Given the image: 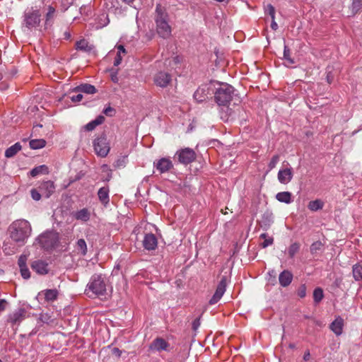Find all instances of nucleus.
I'll use <instances>...</instances> for the list:
<instances>
[{
  "mask_svg": "<svg viewBox=\"0 0 362 362\" xmlns=\"http://www.w3.org/2000/svg\"><path fill=\"white\" fill-rule=\"evenodd\" d=\"M47 10V13L45 16L46 25H52L53 23V21L56 14V9L53 6H49Z\"/></svg>",
  "mask_w": 362,
  "mask_h": 362,
  "instance_id": "nucleus-30",
  "label": "nucleus"
},
{
  "mask_svg": "<svg viewBox=\"0 0 362 362\" xmlns=\"http://www.w3.org/2000/svg\"><path fill=\"white\" fill-rule=\"evenodd\" d=\"M75 90L88 94H93L96 93L95 87L88 83H84L77 86L75 88Z\"/></svg>",
  "mask_w": 362,
  "mask_h": 362,
  "instance_id": "nucleus-27",
  "label": "nucleus"
},
{
  "mask_svg": "<svg viewBox=\"0 0 362 362\" xmlns=\"http://www.w3.org/2000/svg\"><path fill=\"white\" fill-rule=\"evenodd\" d=\"M47 173V167L45 165H42L37 167L34 168L30 172V174L32 177H35L40 174H45Z\"/></svg>",
  "mask_w": 362,
  "mask_h": 362,
  "instance_id": "nucleus-34",
  "label": "nucleus"
},
{
  "mask_svg": "<svg viewBox=\"0 0 362 362\" xmlns=\"http://www.w3.org/2000/svg\"><path fill=\"white\" fill-rule=\"evenodd\" d=\"M175 157L177 158L180 163L187 165L195 160L196 153L193 149L185 148L177 151L175 153Z\"/></svg>",
  "mask_w": 362,
  "mask_h": 362,
  "instance_id": "nucleus-8",
  "label": "nucleus"
},
{
  "mask_svg": "<svg viewBox=\"0 0 362 362\" xmlns=\"http://www.w3.org/2000/svg\"><path fill=\"white\" fill-rule=\"evenodd\" d=\"M171 81V75L165 71H159L153 77L155 84L160 88H166Z\"/></svg>",
  "mask_w": 362,
  "mask_h": 362,
  "instance_id": "nucleus-10",
  "label": "nucleus"
},
{
  "mask_svg": "<svg viewBox=\"0 0 362 362\" xmlns=\"http://www.w3.org/2000/svg\"><path fill=\"white\" fill-rule=\"evenodd\" d=\"M32 228L30 223L25 219L13 221L8 227L9 238L13 243L5 242L3 250L7 255L16 252L18 247L24 245L31 235Z\"/></svg>",
  "mask_w": 362,
  "mask_h": 362,
  "instance_id": "nucleus-1",
  "label": "nucleus"
},
{
  "mask_svg": "<svg viewBox=\"0 0 362 362\" xmlns=\"http://www.w3.org/2000/svg\"><path fill=\"white\" fill-rule=\"evenodd\" d=\"M109 192L110 189L107 186L100 188L98 192V196L100 202L105 206L110 202Z\"/></svg>",
  "mask_w": 362,
  "mask_h": 362,
  "instance_id": "nucleus-22",
  "label": "nucleus"
},
{
  "mask_svg": "<svg viewBox=\"0 0 362 362\" xmlns=\"http://www.w3.org/2000/svg\"><path fill=\"white\" fill-rule=\"evenodd\" d=\"M25 315V310L20 309L19 311L15 314L14 317H23Z\"/></svg>",
  "mask_w": 362,
  "mask_h": 362,
  "instance_id": "nucleus-55",
  "label": "nucleus"
},
{
  "mask_svg": "<svg viewBox=\"0 0 362 362\" xmlns=\"http://www.w3.org/2000/svg\"><path fill=\"white\" fill-rule=\"evenodd\" d=\"M284 58L286 61V65L289 66L294 64V60L291 57V50L285 45L284 49Z\"/></svg>",
  "mask_w": 362,
  "mask_h": 362,
  "instance_id": "nucleus-37",
  "label": "nucleus"
},
{
  "mask_svg": "<svg viewBox=\"0 0 362 362\" xmlns=\"http://www.w3.org/2000/svg\"><path fill=\"white\" fill-rule=\"evenodd\" d=\"M21 276L23 279H28L30 277V272L28 267L20 268Z\"/></svg>",
  "mask_w": 362,
  "mask_h": 362,
  "instance_id": "nucleus-47",
  "label": "nucleus"
},
{
  "mask_svg": "<svg viewBox=\"0 0 362 362\" xmlns=\"http://www.w3.org/2000/svg\"><path fill=\"white\" fill-rule=\"evenodd\" d=\"M26 262H27V256L24 255H21L18 260V264L19 268H22V267L24 268V267H27Z\"/></svg>",
  "mask_w": 362,
  "mask_h": 362,
  "instance_id": "nucleus-46",
  "label": "nucleus"
},
{
  "mask_svg": "<svg viewBox=\"0 0 362 362\" xmlns=\"http://www.w3.org/2000/svg\"><path fill=\"white\" fill-rule=\"evenodd\" d=\"M9 306V303L6 299H0V315Z\"/></svg>",
  "mask_w": 362,
  "mask_h": 362,
  "instance_id": "nucleus-48",
  "label": "nucleus"
},
{
  "mask_svg": "<svg viewBox=\"0 0 362 362\" xmlns=\"http://www.w3.org/2000/svg\"><path fill=\"white\" fill-rule=\"evenodd\" d=\"M158 240L153 233L146 234L143 240V246L147 250H153L157 247Z\"/></svg>",
  "mask_w": 362,
  "mask_h": 362,
  "instance_id": "nucleus-16",
  "label": "nucleus"
},
{
  "mask_svg": "<svg viewBox=\"0 0 362 362\" xmlns=\"http://www.w3.org/2000/svg\"><path fill=\"white\" fill-rule=\"evenodd\" d=\"M154 167L158 170L160 173H165L168 172L173 168V164L170 158H162L156 160L153 163Z\"/></svg>",
  "mask_w": 362,
  "mask_h": 362,
  "instance_id": "nucleus-12",
  "label": "nucleus"
},
{
  "mask_svg": "<svg viewBox=\"0 0 362 362\" xmlns=\"http://www.w3.org/2000/svg\"><path fill=\"white\" fill-rule=\"evenodd\" d=\"M115 112V110L111 107H107L106 108L104 109L103 110V113L105 115H106L107 116H112Z\"/></svg>",
  "mask_w": 362,
  "mask_h": 362,
  "instance_id": "nucleus-51",
  "label": "nucleus"
},
{
  "mask_svg": "<svg viewBox=\"0 0 362 362\" xmlns=\"http://www.w3.org/2000/svg\"><path fill=\"white\" fill-rule=\"evenodd\" d=\"M31 268L40 275H45L49 272L48 264L40 259L33 261L31 264Z\"/></svg>",
  "mask_w": 362,
  "mask_h": 362,
  "instance_id": "nucleus-15",
  "label": "nucleus"
},
{
  "mask_svg": "<svg viewBox=\"0 0 362 362\" xmlns=\"http://www.w3.org/2000/svg\"><path fill=\"white\" fill-rule=\"evenodd\" d=\"M21 150V145L20 144V143L17 142L6 150L5 156L6 158H12Z\"/></svg>",
  "mask_w": 362,
  "mask_h": 362,
  "instance_id": "nucleus-28",
  "label": "nucleus"
},
{
  "mask_svg": "<svg viewBox=\"0 0 362 362\" xmlns=\"http://www.w3.org/2000/svg\"><path fill=\"white\" fill-rule=\"evenodd\" d=\"M16 71L13 70V72H12V75L16 74Z\"/></svg>",
  "mask_w": 362,
  "mask_h": 362,
  "instance_id": "nucleus-62",
  "label": "nucleus"
},
{
  "mask_svg": "<svg viewBox=\"0 0 362 362\" xmlns=\"http://www.w3.org/2000/svg\"><path fill=\"white\" fill-rule=\"evenodd\" d=\"M276 199L283 203L290 204L293 202L292 194L290 192H281L276 194Z\"/></svg>",
  "mask_w": 362,
  "mask_h": 362,
  "instance_id": "nucleus-25",
  "label": "nucleus"
},
{
  "mask_svg": "<svg viewBox=\"0 0 362 362\" xmlns=\"http://www.w3.org/2000/svg\"><path fill=\"white\" fill-rule=\"evenodd\" d=\"M0 362H1V360L0 359Z\"/></svg>",
  "mask_w": 362,
  "mask_h": 362,
  "instance_id": "nucleus-64",
  "label": "nucleus"
},
{
  "mask_svg": "<svg viewBox=\"0 0 362 362\" xmlns=\"http://www.w3.org/2000/svg\"><path fill=\"white\" fill-rule=\"evenodd\" d=\"M155 21L159 36L164 39L169 37L172 30L168 23V14L160 4H157L156 8Z\"/></svg>",
  "mask_w": 362,
  "mask_h": 362,
  "instance_id": "nucleus-2",
  "label": "nucleus"
},
{
  "mask_svg": "<svg viewBox=\"0 0 362 362\" xmlns=\"http://www.w3.org/2000/svg\"><path fill=\"white\" fill-rule=\"evenodd\" d=\"M38 189L42 196L49 198L54 192L55 185L51 180L44 181L40 184Z\"/></svg>",
  "mask_w": 362,
  "mask_h": 362,
  "instance_id": "nucleus-14",
  "label": "nucleus"
},
{
  "mask_svg": "<svg viewBox=\"0 0 362 362\" xmlns=\"http://www.w3.org/2000/svg\"><path fill=\"white\" fill-rule=\"evenodd\" d=\"M30 147L33 149H39L43 148L46 142L44 139H33L29 143Z\"/></svg>",
  "mask_w": 362,
  "mask_h": 362,
  "instance_id": "nucleus-38",
  "label": "nucleus"
},
{
  "mask_svg": "<svg viewBox=\"0 0 362 362\" xmlns=\"http://www.w3.org/2000/svg\"><path fill=\"white\" fill-rule=\"evenodd\" d=\"M93 146L95 154L101 158H105L110 151V144L105 134L97 136L93 141Z\"/></svg>",
  "mask_w": 362,
  "mask_h": 362,
  "instance_id": "nucleus-6",
  "label": "nucleus"
},
{
  "mask_svg": "<svg viewBox=\"0 0 362 362\" xmlns=\"http://www.w3.org/2000/svg\"><path fill=\"white\" fill-rule=\"evenodd\" d=\"M352 13L356 14L362 10V0H354L351 4Z\"/></svg>",
  "mask_w": 362,
  "mask_h": 362,
  "instance_id": "nucleus-40",
  "label": "nucleus"
},
{
  "mask_svg": "<svg viewBox=\"0 0 362 362\" xmlns=\"http://www.w3.org/2000/svg\"><path fill=\"white\" fill-rule=\"evenodd\" d=\"M58 291L57 289H46L39 293L40 298L43 297L47 302L54 301L57 298Z\"/></svg>",
  "mask_w": 362,
  "mask_h": 362,
  "instance_id": "nucleus-20",
  "label": "nucleus"
},
{
  "mask_svg": "<svg viewBox=\"0 0 362 362\" xmlns=\"http://www.w3.org/2000/svg\"><path fill=\"white\" fill-rule=\"evenodd\" d=\"M324 206L323 202L320 199L310 201L308 203V208L312 211H316L322 209Z\"/></svg>",
  "mask_w": 362,
  "mask_h": 362,
  "instance_id": "nucleus-33",
  "label": "nucleus"
},
{
  "mask_svg": "<svg viewBox=\"0 0 362 362\" xmlns=\"http://www.w3.org/2000/svg\"><path fill=\"white\" fill-rule=\"evenodd\" d=\"M112 353L115 354L117 357H120L122 355V351L117 347L112 349Z\"/></svg>",
  "mask_w": 362,
  "mask_h": 362,
  "instance_id": "nucleus-54",
  "label": "nucleus"
},
{
  "mask_svg": "<svg viewBox=\"0 0 362 362\" xmlns=\"http://www.w3.org/2000/svg\"><path fill=\"white\" fill-rule=\"evenodd\" d=\"M65 35H66V37L67 39H69L70 37V34L69 33H65Z\"/></svg>",
  "mask_w": 362,
  "mask_h": 362,
  "instance_id": "nucleus-61",
  "label": "nucleus"
},
{
  "mask_svg": "<svg viewBox=\"0 0 362 362\" xmlns=\"http://www.w3.org/2000/svg\"><path fill=\"white\" fill-rule=\"evenodd\" d=\"M219 107V115L221 119L224 122H228L232 117V109L229 107L228 105H221Z\"/></svg>",
  "mask_w": 362,
  "mask_h": 362,
  "instance_id": "nucleus-23",
  "label": "nucleus"
},
{
  "mask_svg": "<svg viewBox=\"0 0 362 362\" xmlns=\"http://www.w3.org/2000/svg\"><path fill=\"white\" fill-rule=\"evenodd\" d=\"M76 249L82 255H86L87 253V245L84 239H79L76 242Z\"/></svg>",
  "mask_w": 362,
  "mask_h": 362,
  "instance_id": "nucleus-36",
  "label": "nucleus"
},
{
  "mask_svg": "<svg viewBox=\"0 0 362 362\" xmlns=\"http://www.w3.org/2000/svg\"><path fill=\"white\" fill-rule=\"evenodd\" d=\"M227 285V277L226 276H223L219 281L216 291L212 296V298L209 300V303L211 305L216 303L224 294Z\"/></svg>",
  "mask_w": 362,
  "mask_h": 362,
  "instance_id": "nucleus-9",
  "label": "nucleus"
},
{
  "mask_svg": "<svg viewBox=\"0 0 362 362\" xmlns=\"http://www.w3.org/2000/svg\"><path fill=\"white\" fill-rule=\"evenodd\" d=\"M106 284L100 275L92 276L86 288V294L90 298L101 297L106 293Z\"/></svg>",
  "mask_w": 362,
  "mask_h": 362,
  "instance_id": "nucleus-3",
  "label": "nucleus"
},
{
  "mask_svg": "<svg viewBox=\"0 0 362 362\" xmlns=\"http://www.w3.org/2000/svg\"><path fill=\"white\" fill-rule=\"evenodd\" d=\"M111 80L114 82V83H117L119 79H118V77H117V70L116 71H112V73H111Z\"/></svg>",
  "mask_w": 362,
  "mask_h": 362,
  "instance_id": "nucleus-53",
  "label": "nucleus"
},
{
  "mask_svg": "<svg viewBox=\"0 0 362 362\" xmlns=\"http://www.w3.org/2000/svg\"><path fill=\"white\" fill-rule=\"evenodd\" d=\"M322 248V243L321 241H315L310 246V252L312 254H316L318 251Z\"/></svg>",
  "mask_w": 362,
  "mask_h": 362,
  "instance_id": "nucleus-42",
  "label": "nucleus"
},
{
  "mask_svg": "<svg viewBox=\"0 0 362 362\" xmlns=\"http://www.w3.org/2000/svg\"><path fill=\"white\" fill-rule=\"evenodd\" d=\"M170 344L162 337H156L149 345V349L151 351L160 352L162 351H168Z\"/></svg>",
  "mask_w": 362,
  "mask_h": 362,
  "instance_id": "nucleus-11",
  "label": "nucleus"
},
{
  "mask_svg": "<svg viewBox=\"0 0 362 362\" xmlns=\"http://www.w3.org/2000/svg\"><path fill=\"white\" fill-rule=\"evenodd\" d=\"M105 120V117L102 115H99L96 117V119H95L94 120L88 122L86 126H85V129L88 131V132H90V131H93V129H95V127L100 124H101L102 123H103Z\"/></svg>",
  "mask_w": 362,
  "mask_h": 362,
  "instance_id": "nucleus-26",
  "label": "nucleus"
},
{
  "mask_svg": "<svg viewBox=\"0 0 362 362\" xmlns=\"http://www.w3.org/2000/svg\"><path fill=\"white\" fill-rule=\"evenodd\" d=\"M323 291L320 288H317L313 291V298L317 303L320 302L323 298Z\"/></svg>",
  "mask_w": 362,
  "mask_h": 362,
  "instance_id": "nucleus-41",
  "label": "nucleus"
},
{
  "mask_svg": "<svg viewBox=\"0 0 362 362\" xmlns=\"http://www.w3.org/2000/svg\"><path fill=\"white\" fill-rule=\"evenodd\" d=\"M234 95V88L228 83H222L215 92V100L218 106L228 105Z\"/></svg>",
  "mask_w": 362,
  "mask_h": 362,
  "instance_id": "nucleus-4",
  "label": "nucleus"
},
{
  "mask_svg": "<svg viewBox=\"0 0 362 362\" xmlns=\"http://www.w3.org/2000/svg\"><path fill=\"white\" fill-rule=\"evenodd\" d=\"M209 95V88L206 86L199 87L194 93V98L199 103L203 102L208 98Z\"/></svg>",
  "mask_w": 362,
  "mask_h": 362,
  "instance_id": "nucleus-18",
  "label": "nucleus"
},
{
  "mask_svg": "<svg viewBox=\"0 0 362 362\" xmlns=\"http://www.w3.org/2000/svg\"><path fill=\"white\" fill-rule=\"evenodd\" d=\"M293 274L288 270H284L280 273L279 281L281 286L286 287L291 284L293 280Z\"/></svg>",
  "mask_w": 362,
  "mask_h": 362,
  "instance_id": "nucleus-17",
  "label": "nucleus"
},
{
  "mask_svg": "<svg viewBox=\"0 0 362 362\" xmlns=\"http://www.w3.org/2000/svg\"><path fill=\"white\" fill-rule=\"evenodd\" d=\"M124 3L132 5L135 0H122Z\"/></svg>",
  "mask_w": 362,
  "mask_h": 362,
  "instance_id": "nucleus-58",
  "label": "nucleus"
},
{
  "mask_svg": "<svg viewBox=\"0 0 362 362\" xmlns=\"http://www.w3.org/2000/svg\"><path fill=\"white\" fill-rule=\"evenodd\" d=\"M265 12L271 16L272 20L275 18V8L272 4H268L266 6Z\"/></svg>",
  "mask_w": 362,
  "mask_h": 362,
  "instance_id": "nucleus-44",
  "label": "nucleus"
},
{
  "mask_svg": "<svg viewBox=\"0 0 362 362\" xmlns=\"http://www.w3.org/2000/svg\"><path fill=\"white\" fill-rule=\"evenodd\" d=\"M40 319L42 321V322H44V323H47V324H48V323H49V322H48L47 320H49L50 318H45V320H47L46 321L42 320V318H40Z\"/></svg>",
  "mask_w": 362,
  "mask_h": 362,
  "instance_id": "nucleus-60",
  "label": "nucleus"
},
{
  "mask_svg": "<svg viewBox=\"0 0 362 362\" xmlns=\"http://www.w3.org/2000/svg\"><path fill=\"white\" fill-rule=\"evenodd\" d=\"M300 250V244L298 243H294L291 244L288 250V255L291 258H293L295 255Z\"/></svg>",
  "mask_w": 362,
  "mask_h": 362,
  "instance_id": "nucleus-39",
  "label": "nucleus"
},
{
  "mask_svg": "<svg viewBox=\"0 0 362 362\" xmlns=\"http://www.w3.org/2000/svg\"><path fill=\"white\" fill-rule=\"evenodd\" d=\"M200 318H196L194 319L192 322V330L194 332V336L193 337H195L196 336V332L197 330L198 329V328L200 326V321H199Z\"/></svg>",
  "mask_w": 362,
  "mask_h": 362,
  "instance_id": "nucleus-49",
  "label": "nucleus"
},
{
  "mask_svg": "<svg viewBox=\"0 0 362 362\" xmlns=\"http://www.w3.org/2000/svg\"><path fill=\"white\" fill-rule=\"evenodd\" d=\"M310 351H305L304 354V356H303V359L305 361H308L310 359Z\"/></svg>",
  "mask_w": 362,
  "mask_h": 362,
  "instance_id": "nucleus-57",
  "label": "nucleus"
},
{
  "mask_svg": "<svg viewBox=\"0 0 362 362\" xmlns=\"http://www.w3.org/2000/svg\"><path fill=\"white\" fill-rule=\"evenodd\" d=\"M293 177V168L291 167L281 168L277 174V178L280 183L286 185L289 183Z\"/></svg>",
  "mask_w": 362,
  "mask_h": 362,
  "instance_id": "nucleus-13",
  "label": "nucleus"
},
{
  "mask_svg": "<svg viewBox=\"0 0 362 362\" xmlns=\"http://www.w3.org/2000/svg\"><path fill=\"white\" fill-rule=\"evenodd\" d=\"M115 48L117 49V52L114 60V66H117L121 64L123 57L127 54V51L122 45H116Z\"/></svg>",
  "mask_w": 362,
  "mask_h": 362,
  "instance_id": "nucleus-24",
  "label": "nucleus"
},
{
  "mask_svg": "<svg viewBox=\"0 0 362 362\" xmlns=\"http://www.w3.org/2000/svg\"><path fill=\"white\" fill-rule=\"evenodd\" d=\"M259 238L263 239L264 241L260 243V246L262 248H266L269 245H272L274 243V238L272 237H269L267 233H262L259 235Z\"/></svg>",
  "mask_w": 362,
  "mask_h": 362,
  "instance_id": "nucleus-35",
  "label": "nucleus"
},
{
  "mask_svg": "<svg viewBox=\"0 0 362 362\" xmlns=\"http://www.w3.org/2000/svg\"><path fill=\"white\" fill-rule=\"evenodd\" d=\"M288 347L291 349H294L296 347V346L294 344L291 343V344H289Z\"/></svg>",
  "mask_w": 362,
  "mask_h": 362,
  "instance_id": "nucleus-59",
  "label": "nucleus"
},
{
  "mask_svg": "<svg viewBox=\"0 0 362 362\" xmlns=\"http://www.w3.org/2000/svg\"><path fill=\"white\" fill-rule=\"evenodd\" d=\"M82 99H83V95L81 93H78L76 95H73L71 97V100L74 103L80 102V101H81Z\"/></svg>",
  "mask_w": 362,
  "mask_h": 362,
  "instance_id": "nucleus-52",
  "label": "nucleus"
},
{
  "mask_svg": "<svg viewBox=\"0 0 362 362\" xmlns=\"http://www.w3.org/2000/svg\"><path fill=\"white\" fill-rule=\"evenodd\" d=\"M353 276L356 281L362 280V265L356 264L352 267Z\"/></svg>",
  "mask_w": 362,
  "mask_h": 362,
  "instance_id": "nucleus-31",
  "label": "nucleus"
},
{
  "mask_svg": "<svg viewBox=\"0 0 362 362\" xmlns=\"http://www.w3.org/2000/svg\"><path fill=\"white\" fill-rule=\"evenodd\" d=\"M271 28H272V30H276L277 28H278V25L277 23H276L275 21V18L274 20L272 21V23H271Z\"/></svg>",
  "mask_w": 362,
  "mask_h": 362,
  "instance_id": "nucleus-56",
  "label": "nucleus"
},
{
  "mask_svg": "<svg viewBox=\"0 0 362 362\" xmlns=\"http://www.w3.org/2000/svg\"><path fill=\"white\" fill-rule=\"evenodd\" d=\"M30 195L33 199L35 201H39L42 197L41 192H40V191L36 189H32L30 190Z\"/></svg>",
  "mask_w": 362,
  "mask_h": 362,
  "instance_id": "nucleus-45",
  "label": "nucleus"
},
{
  "mask_svg": "<svg viewBox=\"0 0 362 362\" xmlns=\"http://www.w3.org/2000/svg\"><path fill=\"white\" fill-rule=\"evenodd\" d=\"M40 244L45 250H49L54 247L58 242V237L56 233L47 232L39 236Z\"/></svg>",
  "mask_w": 362,
  "mask_h": 362,
  "instance_id": "nucleus-7",
  "label": "nucleus"
},
{
  "mask_svg": "<svg viewBox=\"0 0 362 362\" xmlns=\"http://www.w3.org/2000/svg\"><path fill=\"white\" fill-rule=\"evenodd\" d=\"M297 293L300 298H304L306 296V286L305 284L300 285L298 289Z\"/></svg>",
  "mask_w": 362,
  "mask_h": 362,
  "instance_id": "nucleus-50",
  "label": "nucleus"
},
{
  "mask_svg": "<svg viewBox=\"0 0 362 362\" xmlns=\"http://www.w3.org/2000/svg\"><path fill=\"white\" fill-rule=\"evenodd\" d=\"M76 49L77 50L90 52L92 50L93 47L90 45H89L87 40H86L85 39H82L76 42Z\"/></svg>",
  "mask_w": 362,
  "mask_h": 362,
  "instance_id": "nucleus-29",
  "label": "nucleus"
},
{
  "mask_svg": "<svg viewBox=\"0 0 362 362\" xmlns=\"http://www.w3.org/2000/svg\"><path fill=\"white\" fill-rule=\"evenodd\" d=\"M18 318H15V319H14V322H16L17 321V320H18Z\"/></svg>",
  "mask_w": 362,
  "mask_h": 362,
  "instance_id": "nucleus-63",
  "label": "nucleus"
},
{
  "mask_svg": "<svg viewBox=\"0 0 362 362\" xmlns=\"http://www.w3.org/2000/svg\"><path fill=\"white\" fill-rule=\"evenodd\" d=\"M279 161V155H274L272 158V159H271V160H270V162H269V163L268 165L269 168L270 170H272L273 168H274Z\"/></svg>",
  "mask_w": 362,
  "mask_h": 362,
  "instance_id": "nucleus-43",
  "label": "nucleus"
},
{
  "mask_svg": "<svg viewBox=\"0 0 362 362\" xmlns=\"http://www.w3.org/2000/svg\"><path fill=\"white\" fill-rule=\"evenodd\" d=\"M128 162V153L119 156L116 160L114 165L117 168H124Z\"/></svg>",
  "mask_w": 362,
  "mask_h": 362,
  "instance_id": "nucleus-32",
  "label": "nucleus"
},
{
  "mask_svg": "<svg viewBox=\"0 0 362 362\" xmlns=\"http://www.w3.org/2000/svg\"><path fill=\"white\" fill-rule=\"evenodd\" d=\"M73 216L78 221L87 222L90 218V212L88 209L83 208L75 211L73 214Z\"/></svg>",
  "mask_w": 362,
  "mask_h": 362,
  "instance_id": "nucleus-21",
  "label": "nucleus"
},
{
  "mask_svg": "<svg viewBox=\"0 0 362 362\" xmlns=\"http://www.w3.org/2000/svg\"><path fill=\"white\" fill-rule=\"evenodd\" d=\"M40 11L37 8L31 7L27 9L23 15V27L28 30L35 28L40 23Z\"/></svg>",
  "mask_w": 362,
  "mask_h": 362,
  "instance_id": "nucleus-5",
  "label": "nucleus"
},
{
  "mask_svg": "<svg viewBox=\"0 0 362 362\" xmlns=\"http://www.w3.org/2000/svg\"><path fill=\"white\" fill-rule=\"evenodd\" d=\"M344 325L343 318H335L330 324L329 328L337 336H339L342 334Z\"/></svg>",
  "mask_w": 362,
  "mask_h": 362,
  "instance_id": "nucleus-19",
  "label": "nucleus"
}]
</instances>
